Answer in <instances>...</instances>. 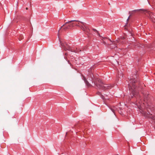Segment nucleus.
Listing matches in <instances>:
<instances>
[{
	"instance_id": "1",
	"label": "nucleus",
	"mask_w": 155,
	"mask_h": 155,
	"mask_svg": "<svg viewBox=\"0 0 155 155\" xmlns=\"http://www.w3.org/2000/svg\"><path fill=\"white\" fill-rule=\"evenodd\" d=\"M128 84V87L131 94H132V96H131V98L130 97H129L128 99V101H129L131 98L133 97V96L136 97L137 99V101L135 104L139 107V106L140 107H141L144 103H143L142 101L140 99V95L139 94L138 90L136 86L138 84V82L136 79L134 78H131L129 80Z\"/></svg>"
},
{
	"instance_id": "2",
	"label": "nucleus",
	"mask_w": 155,
	"mask_h": 155,
	"mask_svg": "<svg viewBox=\"0 0 155 155\" xmlns=\"http://www.w3.org/2000/svg\"><path fill=\"white\" fill-rule=\"evenodd\" d=\"M72 22L74 26H79L84 31L88 33H89L90 30L88 27L86 26V24L85 23L78 20H73L67 22L61 26V27L68 23Z\"/></svg>"
},
{
	"instance_id": "3",
	"label": "nucleus",
	"mask_w": 155,
	"mask_h": 155,
	"mask_svg": "<svg viewBox=\"0 0 155 155\" xmlns=\"http://www.w3.org/2000/svg\"><path fill=\"white\" fill-rule=\"evenodd\" d=\"M97 81H93L92 82L93 83L94 81V84L96 85L97 88L99 89L104 90L110 89L113 87L110 84H104L101 80L97 78Z\"/></svg>"
},
{
	"instance_id": "4",
	"label": "nucleus",
	"mask_w": 155,
	"mask_h": 155,
	"mask_svg": "<svg viewBox=\"0 0 155 155\" xmlns=\"http://www.w3.org/2000/svg\"><path fill=\"white\" fill-rule=\"evenodd\" d=\"M62 47L65 50L70 51L71 52H74L75 53L81 51V50L76 48V50H74L72 48H71L70 46L66 43H62L61 44Z\"/></svg>"
},
{
	"instance_id": "5",
	"label": "nucleus",
	"mask_w": 155,
	"mask_h": 155,
	"mask_svg": "<svg viewBox=\"0 0 155 155\" xmlns=\"http://www.w3.org/2000/svg\"><path fill=\"white\" fill-rule=\"evenodd\" d=\"M74 26V25H73V23L71 22L67 24L66 25H64V26H62V27H61L58 31V36H59L60 30L63 27H64V28L63 29L62 31H64L65 30L72 29Z\"/></svg>"
},
{
	"instance_id": "6",
	"label": "nucleus",
	"mask_w": 155,
	"mask_h": 155,
	"mask_svg": "<svg viewBox=\"0 0 155 155\" xmlns=\"http://www.w3.org/2000/svg\"><path fill=\"white\" fill-rule=\"evenodd\" d=\"M147 115H146L147 117L151 118L153 120V122L155 123V116H152V114H150V113L149 112H148V113L147 114Z\"/></svg>"
},
{
	"instance_id": "7",
	"label": "nucleus",
	"mask_w": 155,
	"mask_h": 155,
	"mask_svg": "<svg viewBox=\"0 0 155 155\" xmlns=\"http://www.w3.org/2000/svg\"><path fill=\"white\" fill-rule=\"evenodd\" d=\"M109 108L112 111V112L115 114V111L117 110V108L116 107L114 106H112L110 107H109Z\"/></svg>"
},
{
	"instance_id": "8",
	"label": "nucleus",
	"mask_w": 155,
	"mask_h": 155,
	"mask_svg": "<svg viewBox=\"0 0 155 155\" xmlns=\"http://www.w3.org/2000/svg\"><path fill=\"white\" fill-rule=\"evenodd\" d=\"M83 78L86 85L88 87H90L91 86V84H89V83L86 80V78L84 77H83Z\"/></svg>"
},
{
	"instance_id": "9",
	"label": "nucleus",
	"mask_w": 155,
	"mask_h": 155,
	"mask_svg": "<svg viewBox=\"0 0 155 155\" xmlns=\"http://www.w3.org/2000/svg\"><path fill=\"white\" fill-rule=\"evenodd\" d=\"M149 15H150V18L152 20V21L153 22H155V21H154L153 20V19L154 18V19H155V18H154V17H153L152 15H153V13H152V12H149L148 13Z\"/></svg>"
},
{
	"instance_id": "10",
	"label": "nucleus",
	"mask_w": 155,
	"mask_h": 155,
	"mask_svg": "<svg viewBox=\"0 0 155 155\" xmlns=\"http://www.w3.org/2000/svg\"><path fill=\"white\" fill-rule=\"evenodd\" d=\"M97 93L98 95L101 96V97L103 99V100H106L108 99V98H106L104 97L101 94V93L100 92H98Z\"/></svg>"
},
{
	"instance_id": "11",
	"label": "nucleus",
	"mask_w": 155,
	"mask_h": 155,
	"mask_svg": "<svg viewBox=\"0 0 155 155\" xmlns=\"http://www.w3.org/2000/svg\"><path fill=\"white\" fill-rule=\"evenodd\" d=\"M109 40L112 43V44H110V45H112V44H113L114 45V46H111V47L112 48H114L115 47H116L117 46H116V41H114L113 42H112V41L110 39H109Z\"/></svg>"
},
{
	"instance_id": "12",
	"label": "nucleus",
	"mask_w": 155,
	"mask_h": 155,
	"mask_svg": "<svg viewBox=\"0 0 155 155\" xmlns=\"http://www.w3.org/2000/svg\"><path fill=\"white\" fill-rule=\"evenodd\" d=\"M23 36L22 35H20L19 37V40L20 41L21 40H22V39H23Z\"/></svg>"
},
{
	"instance_id": "13",
	"label": "nucleus",
	"mask_w": 155,
	"mask_h": 155,
	"mask_svg": "<svg viewBox=\"0 0 155 155\" xmlns=\"http://www.w3.org/2000/svg\"><path fill=\"white\" fill-rule=\"evenodd\" d=\"M140 10H143L142 9H138V10H135L133 11H134V12H136V11H140Z\"/></svg>"
},
{
	"instance_id": "14",
	"label": "nucleus",
	"mask_w": 155,
	"mask_h": 155,
	"mask_svg": "<svg viewBox=\"0 0 155 155\" xmlns=\"http://www.w3.org/2000/svg\"><path fill=\"white\" fill-rule=\"evenodd\" d=\"M93 31H94L96 32L97 33H98L96 29H93Z\"/></svg>"
},
{
	"instance_id": "15",
	"label": "nucleus",
	"mask_w": 155,
	"mask_h": 155,
	"mask_svg": "<svg viewBox=\"0 0 155 155\" xmlns=\"http://www.w3.org/2000/svg\"><path fill=\"white\" fill-rule=\"evenodd\" d=\"M129 17H130L129 16V17H128V18L127 19V21H128V20L129 19Z\"/></svg>"
},
{
	"instance_id": "16",
	"label": "nucleus",
	"mask_w": 155,
	"mask_h": 155,
	"mask_svg": "<svg viewBox=\"0 0 155 155\" xmlns=\"http://www.w3.org/2000/svg\"><path fill=\"white\" fill-rule=\"evenodd\" d=\"M104 44H105V45H106V42H105V41H104Z\"/></svg>"
},
{
	"instance_id": "17",
	"label": "nucleus",
	"mask_w": 155,
	"mask_h": 155,
	"mask_svg": "<svg viewBox=\"0 0 155 155\" xmlns=\"http://www.w3.org/2000/svg\"><path fill=\"white\" fill-rule=\"evenodd\" d=\"M103 38V39H105V38H105V37Z\"/></svg>"
},
{
	"instance_id": "18",
	"label": "nucleus",
	"mask_w": 155,
	"mask_h": 155,
	"mask_svg": "<svg viewBox=\"0 0 155 155\" xmlns=\"http://www.w3.org/2000/svg\"><path fill=\"white\" fill-rule=\"evenodd\" d=\"M68 63H69V61H68Z\"/></svg>"
},
{
	"instance_id": "19",
	"label": "nucleus",
	"mask_w": 155,
	"mask_h": 155,
	"mask_svg": "<svg viewBox=\"0 0 155 155\" xmlns=\"http://www.w3.org/2000/svg\"><path fill=\"white\" fill-rule=\"evenodd\" d=\"M26 9H28V8H26Z\"/></svg>"
}]
</instances>
